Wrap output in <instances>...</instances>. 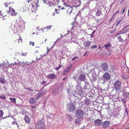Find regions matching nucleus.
I'll list each match as a JSON object with an SVG mask.
<instances>
[{"label": "nucleus", "mask_w": 129, "mask_h": 129, "mask_svg": "<svg viewBox=\"0 0 129 129\" xmlns=\"http://www.w3.org/2000/svg\"><path fill=\"white\" fill-rule=\"evenodd\" d=\"M75 112V116L79 119L83 117L84 115V112L80 110H77Z\"/></svg>", "instance_id": "3"}, {"label": "nucleus", "mask_w": 129, "mask_h": 129, "mask_svg": "<svg viewBox=\"0 0 129 129\" xmlns=\"http://www.w3.org/2000/svg\"><path fill=\"white\" fill-rule=\"evenodd\" d=\"M72 66V64H71L65 70V72H68L69 71H70V70L71 69V68Z\"/></svg>", "instance_id": "24"}, {"label": "nucleus", "mask_w": 129, "mask_h": 129, "mask_svg": "<svg viewBox=\"0 0 129 129\" xmlns=\"http://www.w3.org/2000/svg\"><path fill=\"white\" fill-rule=\"evenodd\" d=\"M126 7L125 6L124 7V8H123V10H122V12H121V14H123L124 13V12L125 11V9H126Z\"/></svg>", "instance_id": "39"}, {"label": "nucleus", "mask_w": 129, "mask_h": 129, "mask_svg": "<svg viewBox=\"0 0 129 129\" xmlns=\"http://www.w3.org/2000/svg\"><path fill=\"white\" fill-rule=\"evenodd\" d=\"M85 79V75L83 74H81L79 76V79L80 81H84Z\"/></svg>", "instance_id": "14"}, {"label": "nucleus", "mask_w": 129, "mask_h": 129, "mask_svg": "<svg viewBox=\"0 0 129 129\" xmlns=\"http://www.w3.org/2000/svg\"><path fill=\"white\" fill-rule=\"evenodd\" d=\"M121 83L119 80L115 81L114 84V87L117 91H119L121 89Z\"/></svg>", "instance_id": "2"}, {"label": "nucleus", "mask_w": 129, "mask_h": 129, "mask_svg": "<svg viewBox=\"0 0 129 129\" xmlns=\"http://www.w3.org/2000/svg\"><path fill=\"white\" fill-rule=\"evenodd\" d=\"M40 27L39 26L37 28V29L36 30L37 31H38V32H39V31L41 30H42V29H41V28L40 30Z\"/></svg>", "instance_id": "41"}, {"label": "nucleus", "mask_w": 129, "mask_h": 129, "mask_svg": "<svg viewBox=\"0 0 129 129\" xmlns=\"http://www.w3.org/2000/svg\"><path fill=\"white\" fill-rule=\"evenodd\" d=\"M123 95L126 99L129 98V92H124L123 93Z\"/></svg>", "instance_id": "20"}, {"label": "nucleus", "mask_w": 129, "mask_h": 129, "mask_svg": "<svg viewBox=\"0 0 129 129\" xmlns=\"http://www.w3.org/2000/svg\"><path fill=\"white\" fill-rule=\"evenodd\" d=\"M52 27V26H47V27L44 28H41L42 30V32H44V30H46H46L47 31L49 30H50V29L51 28V27Z\"/></svg>", "instance_id": "18"}, {"label": "nucleus", "mask_w": 129, "mask_h": 129, "mask_svg": "<svg viewBox=\"0 0 129 129\" xmlns=\"http://www.w3.org/2000/svg\"><path fill=\"white\" fill-rule=\"evenodd\" d=\"M47 82L46 81H43L41 83V84L43 85Z\"/></svg>", "instance_id": "48"}, {"label": "nucleus", "mask_w": 129, "mask_h": 129, "mask_svg": "<svg viewBox=\"0 0 129 129\" xmlns=\"http://www.w3.org/2000/svg\"><path fill=\"white\" fill-rule=\"evenodd\" d=\"M61 65L60 64L58 67H56V68H55V69L56 70V71H57L61 67Z\"/></svg>", "instance_id": "32"}, {"label": "nucleus", "mask_w": 129, "mask_h": 129, "mask_svg": "<svg viewBox=\"0 0 129 129\" xmlns=\"http://www.w3.org/2000/svg\"><path fill=\"white\" fill-rule=\"evenodd\" d=\"M94 123L95 125L100 126L101 124L102 121L101 120L98 119L94 121Z\"/></svg>", "instance_id": "15"}, {"label": "nucleus", "mask_w": 129, "mask_h": 129, "mask_svg": "<svg viewBox=\"0 0 129 129\" xmlns=\"http://www.w3.org/2000/svg\"><path fill=\"white\" fill-rule=\"evenodd\" d=\"M91 43L90 41L88 40H85L84 41L83 45L84 47L87 48L90 45Z\"/></svg>", "instance_id": "9"}, {"label": "nucleus", "mask_w": 129, "mask_h": 129, "mask_svg": "<svg viewBox=\"0 0 129 129\" xmlns=\"http://www.w3.org/2000/svg\"><path fill=\"white\" fill-rule=\"evenodd\" d=\"M1 98L3 99H6V97L4 95H3V96H1Z\"/></svg>", "instance_id": "54"}, {"label": "nucleus", "mask_w": 129, "mask_h": 129, "mask_svg": "<svg viewBox=\"0 0 129 129\" xmlns=\"http://www.w3.org/2000/svg\"><path fill=\"white\" fill-rule=\"evenodd\" d=\"M2 12H1V11H0V14H1V15H2V16L4 17V16H5V15L3 13H2Z\"/></svg>", "instance_id": "50"}, {"label": "nucleus", "mask_w": 129, "mask_h": 129, "mask_svg": "<svg viewBox=\"0 0 129 129\" xmlns=\"http://www.w3.org/2000/svg\"><path fill=\"white\" fill-rule=\"evenodd\" d=\"M42 1L44 3H46L47 1L46 0H42Z\"/></svg>", "instance_id": "59"}, {"label": "nucleus", "mask_w": 129, "mask_h": 129, "mask_svg": "<svg viewBox=\"0 0 129 129\" xmlns=\"http://www.w3.org/2000/svg\"><path fill=\"white\" fill-rule=\"evenodd\" d=\"M104 46L105 49L108 51L110 50V49L112 48L111 45L110 43H108L105 45Z\"/></svg>", "instance_id": "13"}, {"label": "nucleus", "mask_w": 129, "mask_h": 129, "mask_svg": "<svg viewBox=\"0 0 129 129\" xmlns=\"http://www.w3.org/2000/svg\"><path fill=\"white\" fill-rule=\"evenodd\" d=\"M10 4V3H8L7 2H6V3H5V5L6 7H7L8 6V4Z\"/></svg>", "instance_id": "49"}, {"label": "nucleus", "mask_w": 129, "mask_h": 129, "mask_svg": "<svg viewBox=\"0 0 129 129\" xmlns=\"http://www.w3.org/2000/svg\"><path fill=\"white\" fill-rule=\"evenodd\" d=\"M97 47V46L96 45H95L94 46H92L91 47V48L93 49V48H96Z\"/></svg>", "instance_id": "42"}, {"label": "nucleus", "mask_w": 129, "mask_h": 129, "mask_svg": "<svg viewBox=\"0 0 129 129\" xmlns=\"http://www.w3.org/2000/svg\"><path fill=\"white\" fill-rule=\"evenodd\" d=\"M78 58V56H76L73 58L72 59V60L73 61L74 60H75L77 58Z\"/></svg>", "instance_id": "43"}, {"label": "nucleus", "mask_w": 129, "mask_h": 129, "mask_svg": "<svg viewBox=\"0 0 129 129\" xmlns=\"http://www.w3.org/2000/svg\"><path fill=\"white\" fill-rule=\"evenodd\" d=\"M0 82L2 84H4L5 82V80L4 78L2 77L0 78Z\"/></svg>", "instance_id": "25"}, {"label": "nucleus", "mask_w": 129, "mask_h": 129, "mask_svg": "<svg viewBox=\"0 0 129 129\" xmlns=\"http://www.w3.org/2000/svg\"><path fill=\"white\" fill-rule=\"evenodd\" d=\"M71 24L72 25V28H73L74 27H75V24L74 22H73V23H72Z\"/></svg>", "instance_id": "46"}, {"label": "nucleus", "mask_w": 129, "mask_h": 129, "mask_svg": "<svg viewBox=\"0 0 129 129\" xmlns=\"http://www.w3.org/2000/svg\"><path fill=\"white\" fill-rule=\"evenodd\" d=\"M59 10L58 9L55 10V11L57 13H59Z\"/></svg>", "instance_id": "51"}, {"label": "nucleus", "mask_w": 129, "mask_h": 129, "mask_svg": "<svg viewBox=\"0 0 129 129\" xmlns=\"http://www.w3.org/2000/svg\"><path fill=\"white\" fill-rule=\"evenodd\" d=\"M36 107V106H33L31 107V108H35Z\"/></svg>", "instance_id": "62"}, {"label": "nucleus", "mask_w": 129, "mask_h": 129, "mask_svg": "<svg viewBox=\"0 0 129 129\" xmlns=\"http://www.w3.org/2000/svg\"><path fill=\"white\" fill-rule=\"evenodd\" d=\"M27 54V53H22V56H26V55Z\"/></svg>", "instance_id": "52"}, {"label": "nucleus", "mask_w": 129, "mask_h": 129, "mask_svg": "<svg viewBox=\"0 0 129 129\" xmlns=\"http://www.w3.org/2000/svg\"><path fill=\"white\" fill-rule=\"evenodd\" d=\"M73 10V8L71 7H69L67 8L66 12L68 14H70L72 13Z\"/></svg>", "instance_id": "17"}, {"label": "nucleus", "mask_w": 129, "mask_h": 129, "mask_svg": "<svg viewBox=\"0 0 129 129\" xmlns=\"http://www.w3.org/2000/svg\"><path fill=\"white\" fill-rule=\"evenodd\" d=\"M67 115L68 116V117H69L71 119L72 116H71L69 114H67Z\"/></svg>", "instance_id": "55"}, {"label": "nucleus", "mask_w": 129, "mask_h": 129, "mask_svg": "<svg viewBox=\"0 0 129 129\" xmlns=\"http://www.w3.org/2000/svg\"><path fill=\"white\" fill-rule=\"evenodd\" d=\"M103 80L104 81L109 80L111 78V75L108 72H105L102 76Z\"/></svg>", "instance_id": "4"}, {"label": "nucleus", "mask_w": 129, "mask_h": 129, "mask_svg": "<svg viewBox=\"0 0 129 129\" xmlns=\"http://www.w3.org/2000/svg\"><path fill=\"white\" fill-rule=\"evenodd\" d=\"M6 64L5 63H3L1 64L0 63V67H3L4 66H5Z\"/></svg>", "instance_id": "44"}, {"label": "nucleus", "mask_w": 129, "mask_h": 129, "mask_svg": "<svg viewBox=\"0 0 129 129\" xmlns=\"http://www.w3.org/2000/svg\"><path fill=\"white\" fill-rule=\"evenodd\" d=\"M4 113L3 110H0V117L2 118L3 117V115Z\"/></svg>", "instance_id": "30"}, {"label": "nucleus", "mask_w": 129, "mask_h": 129, "mask_svg": "<svg viewBox=\"0 0 129 129\" xmlns=\"http://www.w3.org/2000/svg\"><path fill=\"white\" fill-rule=\"evenodd\" d=\"M9 100L11 101L12 103H15L16 102V99L14 98H10Z\"/></svg>", "instance_id": "23"}, {"label": "nucleus", "mask_w": 129, "mask_h": 129, "mask_svg": "<svg viewBox=\"0 0 129 129\" xmlns=\"http://www.w3.org/2000/svg\"><path fill=\"white\" fill-rule=\"evenodd\" d=\"M35 99L32 97L30 99L29 102L30 103L33 104L35 102Z\"/></svg>", "instance_id": "27"}, {"label": "nucleus", "mask_w": 129, "mask_h": 129, "mask_svg": "<svg viewBox=\"0 0 129 129\" xmlns=\"http://www.w3.org/2000/svg\"><path fill=\"white\" fill-rule=\"evenodd\" d=\"M39 33V32H38L37 31H36V32H35H35H34L33 33H32V34H36L37 35V34H38Z\"/></svg>", "instance_id": "53"}, {"label": "nucleus", "mask_w": 129, "mask_h": 129, "mask_svg": "<svg viewBox=\"0 0 129 129\" xmlns=\"http://www.w3.org/2000/svg\"><path fill=\"white\" fill-rule=\"evenodd\" d=\"M7 13L10 16L13 15L16 16L17 15V13L15 11L14 9L12 8V7H10L8 12L7 11Z\"/></svg>", "instance_id": "5"}, {"label": "nucleus", "mask_w": 129, "mask_h": 129, "mask_svg": "<svg viewBox=\"0 0 129 129\" xmlns=\"http://www.w3.org/2000/svg\"><path fill=\"white\" fill-rule=\"evenodd\" d=\"M77 91L78 92L79 95L81 97H82L83 95L84 92H83L81 86L78 87L77 89Z\"/></svg>", "instance_id": "7"}, {"label": "nucleus", "mask_w": 129, "mask_h": 129, "mask_svg": "<svg viewBox=\"0 0 129 129\" xmlns=\"http://www.w3.org/2000/svg\"><path fill=\"white\" fill-rule=\"evenodd\" d=\"M20 36V35H19V38L18 39L19 40H18L17 39V41H18V43H19L20 42V40H21V42H22V39H21V36Z\"/></svg>", "instance_id": "38"}, {"label": "nucleus", "mask_w": 129, "mask_h": 129, "mask_svg": "<svg viewBox=\"0 0 129 129\" xmlns=\"http://www.w3.org/2000/svg\"><path fill=\"white\" fill-rule=\"evenodd\" d=\"M110 124V122L109 121H106L103 122L102 123V125L104 128L108 127Z\"/></svg>", "instance_id": "11"}, {"label": "nucleus", "mask_w": 129, "mask_h": 129, "mask_svg": "<svg viewBox=\"0 0 129 129\" xmlns=\"http://www.w3.org/2000/svg\"><path fill=\"white\" fill-rule=\"evenodd\" d=\"M122 78L125 80H126L127 79L128 77L126 75H122Z\"/></svg>", "instance_id": "31"}, {"label": "nucleus", "mask_w": 129, "mask_h": 129, "mask_svg": "<svg viewBox=\"0 0 129 129\" xmlns=\"http://www.w3.org/2000/svg\"><path fill=\"white\" fill-rule=\"evenodd\" d=\"M124 20L123 18H122L120 19L119 21H118L117 22V25H118L119 23L122 21H123Z\"/></svg>", "instance_id": "35"}, {"label": "nucleus", "mask_w": 129, "mask_h": 129, "mask_svg": "<svg viewBox=\"0 0 129 129\" xmlns=\"http://www.w3.org/2000/svg\"><path fill=\"white\" fill-rule=\"evenodd\" d=\"M75 123L78 124H79L80 123V121L78 119H76L75 121Z\"/></svg>", "instance_id": "33"}, {"label": "nucleus", "mask_w": 129, "mask_h": 129, "mask_svg": "<svg viewBox=\"0 0 129 129\" xmlns=\"http://www.w3.org/2000/svg\"><path fill=\"white\" fill-rule=\"evenodd\" d=\"M24 120L27 123H29L30 122V119L29 117L27 115H25L24 117Z\"/></svg>", "instance_id": "16"}, {"label": "nucleus", "mask_w": 129, "mask_h": 129, "mask_svg": "<svg viewBox=\"0 0 129 129\" xmlns=\"http://www.w3.org/2000/svg\"><path fill=\"white\" fill-rule=\"evenodd\" d=\"M102 68L104 71H107L108 69V66L107 63H104L102 64Z\"/></svg>", "instance_id": "8"}, {"label": "nucleus", "mask_w": 129, "mask_h": 129, "mask_svg": "<svg viewBox=\"0 0 129 129\" xmlns=\"http://www.w3.org/2000/svg\"><path fill=\"white\" fill-rule=\"evenodd\" d=\"M85 128V126H84L82 128H81L80 129H84Z\"/></svg>", "instance_id": "63"}, {"label": "nucleus", "mask_w": 129, "mask_h": 129, "mask_svg": "<svg viewBox=\"0 0 129 129\" xmlns=\"http://www.w3.org/2000/svg\"><path fill=\"white\" fill-rule=\"evenodd\" d=\"M28 129H33V128L31 127H28Z\"/></svg>", "instance_id": "64"}, {"label": "nucleus", "mask_w": 129, "mask_h": 129, "mask_svg": "<svg viewBox=\"0 0 129 129\" xmlns=\"http://www.w3.org/2000/svg\"><path fill=\"white\" fill-rule=\"evenodd\" d=\"M25 89H27L28 91H33V90H32V88H27V87H26L25 88Z\"/></svg>", "instance_id": "34"}, {"label": "nucleus", "mask_w": 129, "mask_h": 129, "mask_svg": "<svg viewBox=\"0 0 129 129\" xmlns=\"http://www.w3.org/2000/svg\"><path fill=\"white\" fill-rule=\"evenodd\" d=\"M56 75L54 73L51 74L47 75V77L50 79H53L56 77Z\"/></svg>", "instance_id": "10"}, {"label": "nucleus", "mask_w": 129, "mask_h": 129, "mask_svg": "<svg viewBox=\"0 0 129 129\" xmlns=\"http://www.w3.org/2000/svg\"><path fill=\"white\" fill-rule=\"evenodd\" d=\"M120 12V11L119 10H118V11L116 12L114 14H115V15L117 13H119Z\"/></svg>", "instance_id": "56"}, {"label": "nucleus", "mask_w": 129, "mask_h": 129, "mask_svg": "<svg viewBox=\"0 0 129 129\" xmlns=\"http://www.w3.org/2000/svg\"><path fill=\"white\" fill-rule=\"evenodd\" d=\"M10 65H11V67H13V66H14V64L13 63L12 64H11Z\"/></svg>", "instance_id": "61"}, {"label": "nucleus", "mask_w": 129, "mask_h": 129, "mask_svg": "<svg viewBox=\"0 0 129 129\" xmlns=\"http://www.w3.org/2000/svg\"><path fill=\"white\" fill-rule=\"evenodd\" d=\"M55 3H53L51 1H50L49 2L48 5L49 6L53 7L55 6Z\"/></svg>", "instance_id": "22"}, {"label": "nucleus", "mask_w": 129, "mask_h": 129, "mask_svg": "<svg viewBox=\"0 0 129 129\" xmlns=\"http://www.w3.org/2000/svg\"><path fill=\"white\" fill-rule=\"evenodd\" d=\"M74 78L75 79V80L77 82H78L79 79H77V77H74Z\"/></svg>", "instance_id": "47"}, {"label": "nucleus", "mask_w": 129, "mask_h": 129, "mask_svg": "<svg viewBox=\"0 0 129 129\" xmlns=\"http://www.w3.org/2000/svg\"><path fill=\"white\" fill-rule=\"evenodd\" d=\"M129 30V28H127L125 30H124L123 29L121 30L117 33L116 35L115 36H117L119 35L120 34H124L127 33L128 31Z\"/></svg>", "instance_id": "12"}, {"label": "nucleus", "mask_w": 129, "mask_h": 129, "mask_svg": "<svg viewBox=\"0 0 129 129\" xmlns=\"http://www.w3.org/2000/svg\"><path fill=\"white\" fill-rule=\"evenodd\" d=\"M82 52H84L83 55L84 56H86L88 55V54L89 52L88 51H86L85 50V49L84 48L82 50Z\"/></svg>", "instance_id": "21"}, {"label": "nucleus", "mask_w": 129, "mask_h": 129, "mask_svg": "<svg viewBox=\"0 0 129 129\" xmlns=\"http://www.w3.org/2000/svg\"><path fill=\"white\" fill-rule=\"evenodd\" d=\"M36 126L38 129H45V125L43 119L38 120L36 124Z\"/></svg>", "instance_id": "1"}, {"label": "nucleus", "mask_w": 129, "mask_h": 129, "mask_svg": "<svg viewBox=\"0 0 129 129\" xmlns=\"http://www.w3.org/2000/svg\"><path fill=\"white\" fill-rule=\"evenodd\" d=\"M47 53L46 54H47L49 52V51L50 50V49H49L48 47H47Z\"/></svg>", "instance_id": "57"}, {"label": "nucleus", "mask_w": 129, "mask_h": 129, "mask_svg": "<svg viewBox=\"0 0 129 129\" xmlns=\"http://www.w3.org/2000/svg\"><path fill=\"white\" fill-rule=\"evenodd\" d=\"M30 43V44H31L32 46H34V45L35 43L33 42L30 41L29 42Z\"/></svg>", "instance_id": "45"}, {"label": "nucleus", "mask_w": 129, "mask_h": 129, "mask_svg": "<svg viewBox=\"0 0 129 129\" xmlns=\"http://www.w3.org/2000/svg\"><path fill=\"white\" fill-rule=\"evenodd\" d=\"M22 9H23V11L24 12H25L26 11V10L27 9H28V8H27L26 7H25V6L24 7H23L22 8Z\"/></svg>", "instance_id": "40"}, {"label": "nucleus", "mask_w": 129, "mask_h": 129, "mask_svg": "<svg viewBox=\"0 0 129 129\" xmlns=\"http://www.w3.org/2000/svg\"><path fill=\"white\" fill-rule=\"evenodd\" d=\"M75 107L73 103H70L69 105L68 108V110L72 112L75 111Z\"/></svg>", "instance_id": "6"}, {"label": "nucleus", "mask_w": 129, "mask_h": 129, "mask_svg": "<svg viewBox=\"0 0 129 129\" xmlns=\"http://www.w3.org/2000/svg\"><path fill=\"white\" fill-rule=\"evenodd\" d=\"M117 39L118 41L120 42H121L123 41V39L122 38L121 36H119L117 37Z\"/></svg>", "instance_id": "28"}, {"label": "nucleus", "mask_w": 129, "mask_h": 129, "mask_svg": "<svg viewBox=\"0 0 129 129\" xmlns=\"http://www.w3.org/2000/svg\"><path fill=\"white\" fill-rule=\"evenodd\" d=\"M24 62H21V61H19L18 63V64H19L20 66H23V65L24 64Z\"/></svg>", "instance_id": "36"}, {"label": "nucleus", "mask_w": 129, "mask_h": 129, "mask_svg": "<svg viewBox=\"0 0 129 129\" xmlns=\"http://www.w3.org/2000/svg\"><path fill=\"white\" fill-rule=\"evenodd\" d=\"M67 72H65V70H64V72H63V75H65L66 74V73Z\"/></svg>", "instance_id": "60"}, {"label": "nucleus", "mask_w": 129, "mask_h": 129, "mask_svg": "<svg viewBox=\"0 0 129 129\" xmlns=\"http://www.w3.org/2000/svg\"><path fill=\"white\" fill-rule=\"evenodd\" d=\"M31 62H27V61H26L24 63V64L25 66H26L27 65H30L31 64Z\"/></svg>", "instance_id": "29"}, {"label": "nucleus", "mask_w": 129, "mask_h": 129, "mask_svg": "<svg viewBox=\"0 0 129 129\" xmlns=\"http://www.w3.org/2000/svg\"><path fill=\"white\" fill-rule=\"evenodd\" d=\"M95 30H93V32L92 33V34L91 35V37H92V36L93 35V34L95 32Z\"/></svg>", "instance_id": "58"}, {"label": "nucleus", "mask_w": 129, "mask_h": 129, "mask_svg": "<svg viewBox=\"0 0 129 129\" xmlns=\"http://www.w3.org/2000/svg\"><path fill=\"white\" fill-rule=\"evenodd\" d=\"M102 12L100 10H98L96 12V15L97 16H100Z\"/></svg>", "instance_id": "26"}, {"label": "nucleus", "mask_w": 129, "mask_h": 129, "mask_svg": "<svg viewBox=\"0 0 129 129\" xmlns=\"http://www.w3.org/2000/svg\"><path fill=\"white\" fill-rule=\"evenodd\" d=\"M38 1H37V2H34L31 5V7L33 8L34 7H37L38 5Z\"/></svg>", "instance_id": "19"}, {"label": "nucleus", "mask_w": 129, "mask_h": 129, "mask_svg": "<svg viewBox=\"0 0 129 129\" xmlns=\"http://www.w3.org/2000/svg\"><path fill=\"white\" fill-rule=\"evenodd\" d=\"M115 16V14H113V15L112 16L111 18L109 20V22H110L111 21H112L114 18V17Z\"/></svg>", "instance_id": "37"}]
</instances>
